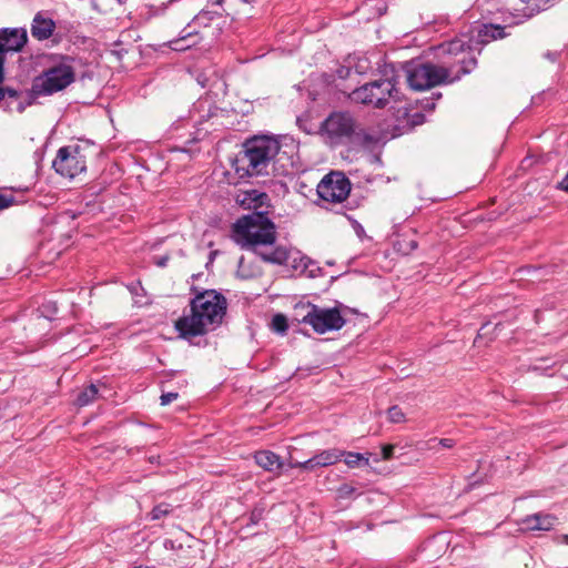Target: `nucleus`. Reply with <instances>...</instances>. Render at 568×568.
Returning a JSON list of instances; mask_svg holds the SVG:
<instances>
[{
    "label": "nucleus",
    "mask_w": 568,
    "mask_h": 568,
    "mask_svg": "<svg viewBox=\"0 0 568 568\" xmlns=\"http://www.w3.org/2000/svg\"><path fill=\"white\" fill-rule=\"evenodd\" d=\"M41 316L49 321H53L59 312V305L55 301L45 300L38 308Z\"/></svg>",
    "instance_id": "nucleus-26"
},
{
    "label": "nucleus",
    "mask_w": 568,
    "mask_h": 568,
    "mask_svg": "<svg viewBox=\"0 0 568 568\" xmlns=\"http://www.w3.org/2000/svg\"><path fill=\"white\" fill-rule=\"evenodd\" d=\"M442 97H443L442 92L436 91V92H433L429 98L434 99V102L436 103V101L439 100Z\"/></svg>",
    "instance_id": "nucleus-55"
},
{
    "label": "nucleus",
    "mask_w": 568,
    "mask_h": 568,
    "mask_svg": "<svg viewBox=\"0 0 568 568\" xmlns=\"http://www.w3.org/2000/svg\"><path fill=\"white\" fill-rule=\"evenodd\" d=\"M133 568H150L149 566H144V565H140V566H134Z\"/></svg>",
    "instance_id": "nucleus-64"
},
{
    "label": "nucleus",
    "mask_w": 568,
    "mask_h": 568,
    "mask_svg": "<svg viewBox=\"0 0 568 568\" xmlns=\"http://www.w3.org/2000/svg\"><path fill=\"white\" fill-rule=\"evenodd\" d=\"M396 246H397V251L405 254V255H408L409 253H412L413 251H415L418 246V243L417 241L415 240H400L396 243Z\"/></svg>",
    "instance_id": "nucleus-35"
},
{
    "label": "nucleus",
    "mask_w": 568,
    "mask_h": 568,
    "mask_svg": "<svg viewBox=\"0 0 568 568\" xmlns=\"http://www.w3.org/2000/svg\"><path fill=\"white\" fill-rule=\"evenodd\" d=\"M395 446L392 444H385L382 446L381 454L382 459L389 460L394 457Z\"/></svg>",
    "instance_id": "nucleus-43"
},
{
    "label": "nucleus",
    "mask_w": 568,
    "mask_h": 568,
    "mask_svg": "<svg viewBox=\"0 0 568 568\" xmlns=\"http://www.w3.org/2000/svg\"><path fill=\"white\" fill-rule=\"evenodd\" d=\"M28 42V33L24 28L0 29V69L6 71L7 53L20 52Z\"/></svg>",
    "instance_id": "nucleus-13"
},
{
    "label": "nucleus",
    "mask_w": 568,
    "mask_h": 568,
    "mask_svg": "<svg viewBox=\"0 0 568 568\" xmlns=\"http://www.w3.org/2000/svg\"><path fill=\"white\" fill-rule=\"evenodd\" d=\"M416 106H419L423 111H434L436 103L434 102V99L425 98L422 100L416 101Z\"/></svg>",
    "instance_id": "nucleus-39"
},
{
    "label": "nucleus",
    "mask_w": 568,
    "mask_h": 568,
    "mask_svg": "<svg viewBox=\"0 0 568 568\" xmlns=\"http://www.w3.org/2000/svg\"><path fill=\"white\" fill-rule=\"evenodd\" d=\"M179 150L183 153H191V149H187L186 146H183V148H179Z\"/></svg>",
    "instance_id": "nucleus-60"
},
{
    "label": "nucleus",
    "mask_w": 568,
    "mask_h": 568,
    "mask_svg": "<svg viewBox=\"0 0 568 568\" xmlns=\"http://www.w3.org/2000/svg\"><path fill=\"white\" fill-rule=\"evenodd\" d=\"M290 260H292L291 261L292 268L301 270L302 273H305L306 270H308V267L311 265H315V261H313L312 258H310L306 255H302L300 257H291Z\"/></svg>",
    "instance_id": "nucleus-29"
},
{
    "label": "nucleus",
    "mask_w": 568,
    "mask_h": 568,
    "mask_svg": "<svg viewBox=\"0 0 568 568\" xmlns=\"http://www.w3.org/2000/svg\"><path fill=\"white\" fill-rule=\"evenodd\" d=\"M190 313L183 314L174 322V329L180 338L200 346L195 338L205 336L211 329L222 325L229 303L222 292L194 284L190 286Z\"/></svg>",
    "instance_id": "nucleus-3"
},
{
    "label": "nucleus",
    "mask_w": 568,
    "mask_h": 568,
    "mask_svg": "<svg viewBox=\"0 0 568 568\" xmlns=\"http://www.w3.org/2000/svg\"><path fill=\"white\" fill-rule=\"evenodd\" d=\"M344 454L345 455L343 456L342 460H344L348 468H356L369 465V456L372 455L371 453L362 454L344 450Z\"/></svg>",
    "instance_id": "nucleus-23"
},
{
    "label": "nucleus",
    "mask_w": 568,
    "mask_h": 568,
    "mask_svg": "<svg viewBox=\"0 0 568 568\" xmlns=\"http://www.w3.org/2000/svg\"><path fill=\"white\" fill-rule=\"evenodd\" d=\"M336 306H339L341 311L344 310V311L349 312L352 314H358V311L356 308H351V307H348V306H346V305H344L342 303H338Z\"/></svg>",
    "instance_id": "nucleus-54"
},
{
    "label": "nucleus",
    "mask_w": 568,
    "mask_h": 568,
    "mask_svg": "<svg viewBox=\"0 0 568 568\" xmlns=\"http://www.w3.org/2000/svg\"><path fill=\"white\" fill-rule=\"evenodd\" d=\"M323 78H324V81L327 83V84H332L335 79H336V75H335V72L334 73H324L323 74Z\"/></svg>",
    "instance_id": "nucleus-52"
},
{
    "label": "nucleus",
    "mask_w": 568,
    "mask_h": 568,
    "mask_svg": "<svg viewBox=\"0 0 568 568\" xmlns=\"http://www.w3.org/2000/svg\"><path fill=\"white\" fill-rule=\"evenodd\" d=\"M245 248L251 250L263 262L274 264V265H286L291 258V251L283 245L275 246L272 252L258 251L257 250L258 246L245 247Z\"/></svg>",
    "instance_id": "nucleus-19"
},
{
    "label": "nucleus",
    "mask_w": 568,
    "mask_h": 568,
    "mask_svg": "<svg viewBox=\"0 0 568 568\" xmlns=\"http://www.w3.org/2000/svg\"><path fill=\"white\" fill-rule=\"evenodd\" d=\"M178 397H179V393H176V392L162 393L160 396V404L162 406H166V405L171 404L173 400H175Z\"/></svg>",
    "instance_id": "nucleus-42"
},
{
    "label": "nucleus",
    "mask_w": 568,
    "mask_h": 568,
    "mask_svg": "<svg viewBox=\"0 0 568 568\" xmlns=\"http://www.w3.org/2000/svg\"><path fill=\"white\" fill-rule=\"evenodd\" d=\"M428 443L429 444L437 443L440 447L448 448V449L453 448L456 445V442L453 438H440V439L432 438ZM429 448L433 449L434 446L429 445Z\"/></svg>",
    "instance_id": "nucleus-40"
},
{
    "label": "nucleus",
    "mask_w": 568,
    "mask_h": 568,
    "mask_svg": "<svg viewBox=\"0 0 568 568\" xmlns=\"http://www.w3.org/2000/svg\"><path fill=\"white\" fill-rule=\"evenodd\" d=\"M537 520L538 515L537 513L527 515L520 521H518L519 531L521 532H529V531H536L537 530Z\"/></svg>",
    "instance_id": "nucleus-28"
},
{
    "label": "nucleus",
    "mask_w": 568,
    "mask_h": 568,
    "mask_svg": "<svg viewBox=\"0 0 568 568\" xmlns=\"http://www.w3.org/2000/svg\"><path fill=\"white\" fill-rule=\"evenodd\" d=\"M16 203L17 201L13 195L0 193V211L8 209Z\"/></svg>",
    "instance_id": "nucleus-41"
},
{
    "label": "nucleus",
    "mask_w": 568,
    "mask_h": 568,
    "mask_svg": "<svg viewBox=\"0 0 568 568\" xmlns=\"http://www.w3.org/2000/svg\"><path fill=\"white\" fill-rule=\"evenodd\" d=\"M298 307L307 308V313L297 322L311 325L317 334L339 331L346 324V318L343 317L339 306L322 308L314 303L307 302L306 304H297L295 306V308Z\"/></svg>",
    "instance_id": "nucleus-8"
},
{
    "label": "nucleus",
    "mask_w": 568,
    "mask_h": 568,
    "mask_svg": "<svg viewBox=\"0 0 568 568\" xmlns=\"http://www.w3.org/2000/svg\"><path fill=\"white\" fill-rule=\"evenodd\" d=\"M557 189L568 193V172L565 178L557 184Z\"/></svg>",
    "instance_id": "nucleus-50"
},
{
    "label": "nucleus",
    "mask_w": 568,
    "mask_h": 568,
    "mask_svg": "<svg viewBox=\"0 0 568 568\" xmlns=\"http://www.w3.org/2000/svg\"><path fill=\"white\" fill-rule=\"evenodd\" d=\"M202 112L203 113L200 115V122L207 121L212 118L219 116L220 114H223L224 110L215 104L210 103L207 110L205 112L204 110H202Z\"/></svg>",
    "instance_id": "nucleus-36"
},
{
    "label": "nucleus",
    "mask_w": 568,
    "mask_h": 568,
    "mask_svg": "<svg viewBox=\"0 0 568 568\" xmlns=\"http://www.w3.org/2000/svg\"><path fill=\"white\" fill-rule=\"evenodd\" d=\"M280 135L257 133L245 138L241 150L230 160V165L240 180L250 178L288 176L292 174L293 162L290 158L283 162Z\"/></svg>",
    "instance_id": "nucleus-1"
},
{
    "label": "nucleus",
    "mask_w": 568,
    "mask_h": 568,
    "mask_svg": "<svg viewBox=\"0 0 568 568\" xmlns=\"http://www.w3.org/2000/svg\"><path fill=\"white\" fill-rule=\"evenodd\" d=\"M436 542L437 541L435 537L426 539L418 549L419 555L424 556L426 560L430 561L432 556H429L427 552L436 546Z\"/></svg>",
    "instance_id": "nucleus-37"
},
{
    "label": "nucleus",
    "mask_w": 568,
    "mask_h": 568,
    "mask_svg": "<svg viewBox=\"0 0 568 568\" xmlns=\"http://www.w3.org/2000/svg\"><path fill=\"white\" fill-rule=\"evenodd\" d=\"M490 326H491V323H490V322H486V323H484V324L480 326V328H479V331H478V333H477L476 341H477V339H479V338L486 337V336H488V335H490L488 339H489V341H494V339L496 338V335H495V334H493V333H494V331H496L499 326H501V323H497V324H495V325H494V327H493V331L490 329Z\"/></svg>",
    "instance_id": "nucleus-34"
},
{
    "label": "nucleus",
    "mask_w": 568,
    "mask_h": 568,
    "mask_svg": "<svg viewBox=\"0 0 568 568\" xmlns=\"http://www.w3.org/2000/svg\"><path fill=\"white\" fill-rule=\"evenodd\" d=\"M149 462H150L151 464H160V456H159V455L150 456V457H149Z\"/></svg>",
    "instance_id": "nucleus-56"
},
{
    "label": "nucleus",
    "mask_w": 568,
    "mask_h": 568,
    "mask_svg": "<svg viewBox=\"0 0 568 568\" xmlns=\"http://www.w3.org/2000/svg\"><path fill=\"white\" fill-rule=\"evenodd\" d=\"M318 133L332 145H346L349 149L368 148L378 139L362 128L348 111H333L322 122Z\"/></svg>",
    "instance_id": "nucleus-4"
},
{
    "label": "nucleus",
    "mask_w": 568,
    "mask_h": 568,
    "mask_svg": "<svg viewBox=\"0 0 568 568\" xmlns=\"http://www.w3.org/2000/svg\"><path fill=\"white\" fill-rule=\"evenodd\" d=\"M560 55H561L560 51H550V50H548V51H546L544 53V58L548 59L551 62H557L558 59L560 58Z\"/></svg>",
    "instance_id": "nucleus-48"
},
{
    "label": "nucleus",
    "mask_w": 568,
    "mask_h": 568,
    "mask_svg": "<svg viewBox=\"0 0 568 568\" xmlns=\"http://www.w3.org/2000/svg\"><path fill=\"white\" fill-rule=\"evenodd\" d=\"M10 190L16 191V192L17 191H19V192H28L30 190V187H28V186H24V187L19 186V187H10Z\"/></svg>",
    "instance_id": "nucleus-57"
},
{
    "label": "nucleus",
    "mask_w": 568,
    "mask_h": 568,
    "mask_svg": "<svg viewBox=\"0 0 568 568\" xmlns=\"http://www.w3.org/2000/svg\"><path fill=\"white\" fill-rule=\"evenodd\" d=\"M307 277L315 278L324 275V271L321 266L317 265L315 262V265H311L308 270H306Z\"/></svg>",
    "instance_id": "nucleus-45"
},
{
    "label": "nucleus",
    "mask_w": 568,
    "mask_h": 568,
    "mask_svg": "<svg viewBox=\"0 0 568 568\" xmlns=\"http://www.w3.org/2000/svg\"><path fill=\"white\" fill-rule=\"evenodd\" d=\"M39 94L32 95V87L21 89L2 82L0 84V108L11 113L13 111L22 114L29 106L37 104Z\"/></svg>",
    "instance_id": "nucleus-12"
},
{
    "label": "nucleus",
    "mask_w": 568,
    "mask_h": 568,
    "mask_svg": "<svg viewBox=\"0 0 568 568\" xmlns=\"http://www.w3.org/2000/svg\"><path fill=\"white\" fill-rule=\"evenodd\" d=\"M348 220L351 221V225H352L354 232L356 233V235L361 240H363L366 236L364 226L355 219L348 217Z\"/></svg>",
    "instance_id": "nucleus-44"
},
{
    "label": "nucleus",
    "mask_w": 568,
    "mask_h": 568,
    "mask_svg": "<svg viewBox=\"0 0 568 568\" xmlns=\"http://www.w3.org/2000/svg\"><path fill=\"white\" fill-rule=\"evenodd\" d=\"M224 0H207L205 7L192 19L190 24L194 28H207L213 21L222 19L225 10L223 9Z\"/></svg>",
    "instance_id": "nucleus-16"
},
{
    "label": "nucleus",
    "mask_w": 568,
    "mask_h": 568,
    "mask_svg": "<svg viewBox=\"0 0 568 568\" xmlns=\"http://www.w3.org/2000/svg\"><path fill=\"white\" fill-rule=\"evenodd\" d=\"M352 73V68L346 65H338V68L335 70V75L338 79L345 80L347 79Z\"/></svg>",
    "instance_id": "nucleus-46"
},
{
    "label": "nucleus",
    "mask_w": 568,
    "mask_h": 568,
    "mask_svg": "<svg viewBox=\"0 0 568 568\" xmlns=\"http://www.w3.org/2000/svg\"><path fill=\"white\" fill-rule=\"evenodd\" d=\"M99 395V388L95 384H90L84 389L80 390L74 399V405L78 407H84L92 404Z\"/></svg>",
    "instance_id": "nucleus-22"
},
{
    "label": "nucleus",
    "mask_w": 568,
    "mask_h": 568,
    "mask_svg": "<svg viewBox=\"0 0 568 568\" xmlns=\"http://www.w3.org/2000/svg\"><path fill=\"white\" fill-rule=\"evenodd\" d=\"M172 511H173V507L171 504L160 503L152 508V510L146 515V517L150 520L154 521V520H159L163 517L169 516L170 514H172Z\"/></svg>",
    "instance_id": "nucleus-25"
},
{
    "label": "nucleus",
    "mask_w": 568,
    "mask_h": 568,
    "mask_svg": "<svg viewBox=\"0 0 568 568\" xmlns=\"http://www.w3.org/2000/svg\"><path fill=\"white\" fill-rule=\"evenodd\" d=\"M6 81V71L0 69V84Z\"/></svg>",
    "instance_id": "nucleus-58"
},
{
    "label": "nucleus",
    "mask_w": 568,
    "mask_h": 568,
    "mask_svg": "<svg viewBox=\"0 0 568 568\" xmlns=\"http://www.w3.org/2000/svg\"><path fill=\"white\" fill-rule=\"evenodd\" d=\"M397 71L396 63L384 62L379 67L382 78L354 89L349 94V99L356 103L373 104L377 109L385 108L389 99L400 100V91L397 89Z\"/></svg>",
    "instance_id": "nucleus-5"
},
{
    "label": "nucleus",
    "mask_w": 568,
    "mask_h": 568,
    "mask_svg": "<svg viewBox=\"0 0 568 568\" xmlns=\"http://www.w3.org/2000/svg\"><path fill=\"white\" fill-rule=\"evenodd\" d=\"M334 264H335L334 261H326V265H328V266H333Z\"/></svg>",
    "instance_id": "nucleus-63"
},
{
    "label": "nucleus",
    "mask_w": 568,
    "mask_h": 568,
    "mask_svg": "<svg viewBox=\"0 0 568 568\" xmlns=\"http://www.w3.org/2000/svg\"><path fill=\"white\" fill-rule=\"evenodd\" d=\"M402 71L406 74V81L408 87L415 91L428 90L429 85H425V82H428L427 71V61L423 58L418 57L405 62L398 63Z\"/></svg>",
    "instance_id": "nucleus-14"
},
{
    "label": "nucleus",
    "mask_w": 568,
    "mask_h": 568,
    "mask_svg": "<svg viewBox=\"0 0 568 568\" xmlns=\"http://www.w3.org/2000/svg\"><path fill=\"white\" fill-rule=\"evenodd\" d=\"M201 275H202V273L193 274V275L191 276V278H192L193 281H196V280H199V278L201 277Z\"/></svg>",
    "instance_id": "nucleus-61"
},
{
    "label": "nucleus",
    "mask_w": 568,
    "mask_h": 568,
    "mask_svg": "<svg viewBox=\"0 0 568 568\" xmlns=\"http://www.w3.org/2000/svg\"><path fill=\"white\" fill-rule=\"evenodd\" d=\"M169 261H170V255L169 254L161 255V256H154V258H153V263L158 267H165L168 265Z\"/></svg>",
    "instance_id": "nucleus-47"
},
{
    "label": "nucleus",
    "mask_w": 568,
    "mask_h": 568,
    "mask_svg": "<svg viewBox=\"0 0 568 568\" xmlns=\"http://www.w3.org/2000/svg\"><path fill=\"white\" fill-rule=\"evenodd\" d=\"M344 449L329 448L316 453L314 456L304 462L291 463L292 468H302L304 470L314 471L321 467H328L339 463L344 456Z\"/></svg>",
    "instance_id": "nucleus-15"
},
{
    "label": "nucleus",
    "mask_w": 568,
    "mask_h": 568,
    "mask_svg": "<svg viewBox=\"0 0 568 568\" xmlns=\"http://www.w3.org/2000/svg\"><path fill=\"white\" fill-rule=\"evenodd\" d=\"M55 27V21L52 18L45 17L43 11H39L33 18L31 34L39 41L48 40L52 37Z\"/></svg>",
    "instance_id": "nucleus-18"
},
{
    "label": "nucleus",
    "mask_w": 568,
    "mask_h": 568,
    "mask_svg": "<svg viewBox=\"0 0 568 568\" xmlns=\"http://www.w3.org/2000/svg\"><path fill=\"white\" fill-rule=\"evenodd\" d=\"M538 520H537V530L540 531H549L554 528L556 521L558 518L552 514H546V513H537Z\"/></svg>",
    "instance_id": "nucleus-27"
},
{
    "label": "nucleus",
    "mask_w": 568,
    "mask_h": 568,
    "mask_svg": "<svg viewBox=\"0 0 568 568\" xmlns=\"http://www.w3.org/2000/svg\"><path fill=\"white\" fill-rule=\"evenodd\" d=\"M201 40L200 30L189 23L180 31L179 38L169 41V45L174 51H185L199 44Z\"/></svg>",
    "instance_id": "nucleus-17"
},
{
    "label": "nucleus",
    "mask_w": 568,
    "mask_h": 568,
    "mask_svg": "<svg viewBox=\"0 0 568 568\" xmlns=\"http://www.w3.org/2000/svg\"><path fill=\"white\" fill-rule=\"evenodd\" d=\"M219 251H211L209 253V261L205 264V267L209 268V266L213 263L215 256L217 255Z\"/></svg>",
    "instance_id": "nucleus-53"
},
{
    "label": "nucleus",
    "mask_w": 568,
    "mask_h": 568,
    "mask_svg": "<svg viewBox=\"0 0 568 568\" xmlns=\"http://www.w3.org/2000/svg\"><path fill=\"white\" fill-rule=\"evenodd\" d=\"M387 419L393 424L404 423L406 420L405 413L398 405H393L387 409Z\"/></svg>",
    "instance_id": "nucleus-31"
},
{
    "label": "nucleus",
    "mask_w": 568,
    "mask_h": 568,
    "mask_svg": "<svg viewBox=\"0 0 568 568\" xmlns=\"http://www.w3.org/2000/svg\"><path fill=\"white\" fill-rule=\"evenodd\" d=\"M270 327L274 333L284 336L286 335L290 327L288 320L284 314L276 313L271 320Z\"/></svg>",
    "instance_id": "nucleus-24"
},
{
    "label": "nucleus",
    "mask_w": 568,
    "mask_h": 568,
    "mask_svg": "<svg viewBox=\"0 0 568 568\" xmlns=\"http://www.w3.org/2000/svg\"><path fill=\"white\" fill-rule=\"evenodd\" d=\"M236 203L251 213L239 217L231 226V239L241 247L273 246L277 240V227L270 217L273 207L266 192L256 189L243 191Z\"/></svg>",
    "instance_id": "nucleus-2"
},
{
    "label": "nucleus",
    "mask_w": 568,
    "mask_h": 568,
    "mask_svg": "<svg viewBox=\"0 0 568 568\" xmlns=\"http://www.w3.org/2000/svg\"><path fill=\"white\" fill-rule=\"evenodd\" d=\"M343 274H339V275H335V276H332L331 277V282H334L335 280H337L339 276H342Z\"/></svg>",
    "instance_id": "nucleus-62"
},
{
    "label": "nucleus",
    "mask_w": 568,
    "mask_h": 568,
    "mask_svg": "<svg viewBox=\"0 0 568 568\" xmlns=\"http://www.w3.org/2000/svg\"><path fill=\"white\" fill-rule=\"evenodd\" d=\"M554 541L558 545H568V534L556 535Z\"/></svg>",
    "instance_id": "nucleus-49"
},
{
    "label": "nucleus",
    "mask_w": 568,
    "mask_h": 568,
    "mask_svg": "<svg viewBox=\"0 0 568 568\" xmlns=\"http://www.w3.org/2000/svg\"><path fill=\"white\" fill-rule=\"evenodd\" d=\"M199 140L196 138H192L191 140H187L185 142V145H189V144H193V143H196Z\"/></svg>",
    "instance_id": "nucleus-59"
},
{
    "label": "nucleus",
    "mask_w": 568,
    "mask_h": 568,
    "mask_svg": "<svg viewBox=\"0 0 568 568\" xmlns=\"http://www.w3.org/2000/svg\"><path fill=\"white\" fill-rule=\"evenodd\" d=\"M409 111H412V109L407 106L398 108L395 112L396 124H404L405 122H408Z\"/></svg>",
    "instance_id": "nucleus-38"
},
{
    "label": "nucleus",
    "mask_w": 568,
    "mask_h": 568,
    "mask_svg": "<svg viewBox=\"0 0 568 568\" xmlns=\"http://www.w3.org/2000/svg\"><path fill=\"white\" fill-rule=\"evenodd\" d=\"M506 37L504 26L475 22L467 32H463L459 37L449 41L445 51L449 54H462V57L468 58L475 55V52L480 54L483 48L490 41Z\"/></svg>",
    "instance_id": "nucleus-7"
},
{
    "label": "nucleus",
    "mask_w": 568,
    "mask_h": 568,
    "mask_svg": "<svg viewBox=\"0 0 568 568\" xmlns=\"http://www.w3.org/2000/svg\"><path fill=\"white\" fill-rule=\"evenodd\" d=\"M52 64L44 68L32 79V95L51 97L64 91L75 82V69L72 65L74 58L67 54H54L51 57Z\"/></svg>",
    "instance_id": "nucleus-6"
},
{
    "label": "nucleus",
    "mask_w": 568,
    "mask_h": 568,
    "mask_svg": "<svg viewBox=\"0 0 568 568\" xmlns=\"http://www.w3.org/2000/svg\"><path fill=\"white\" fill-rule=\"evenodd\" d=\"M550 362L549 357H541L537 358L536 363L532 365H529L528 371L530 372H540L542 374H546V372L554 367L555 362Z\"/></svg>",
    "instance_id": "nucleus-30"
},
{
    "label": "nucleus",
    "mask_w": 568,
    "mask_h": 568,
    "mask_svg": "<svg viewBox=\"0 0 568 568\" xmlns=\"http://www.w3.org/2000/svg\"><path fill=\"white\" fill-rule=\"evenodd\" d=\"M500 216V213H497L496 211L488 212L484 217H481L483 221H496Z\"/></svg>",
    "instance_id": "nucleus-51"
},
{
    "label": "nucleus",
    "mask_w": 568,
    "mask_h": 568,
    "mask_svg": "<svg viewBox=\"0 0 568 568\" xmlns=\"http://www.w3.org/2000/svg\"><path fill=\"white\" fill-rule=\"evenodd\" d=\"M82 151L83 149L78 144L60 148L52 162V168L61 176L70 179L85 172L87 160Z\"/></svg>",
    "instance_id": "nucleus-9"
},
{
    "label": "nucleus",
    "mask_w": 568,
    "mask_h": 568,
    "mask_svg": "<svg viewBox=\"0 0 568 568\" xmlns=\"http://www.w3.org/2000/svg\"><path fill=\"white\" fill-rule=\"evenodd\" d=\"M336 495L339 499H349L359 494H357V489L354 486L344 483L337 487Z\"/></svg>",
    "instance_id": "nucleus-32"
},
{
    "label": "nucleus",
    "mask_w": 568,
    "mask_h": 568,
    "mask_svg": "<svg viewBox=\"0 0 568 568\" xmlns=\"http://www.w3.org/2000/svg\"><path fill=\"white\" fill-rule=\"evenodd\" d=\"M459 64V69L454 75H450V70L448 68L436 65L433 62L427 61V77L428 82H425V85H429V89L440 85V84H450L458 80H460L464 75L470 74L477 67V57L471 55L466 58L465 55L457 60Z\"/></svg>",
    "instance_id": "nucleus-11"
},
{
    "label": "nucleus",
    "mask_w": 568,
    "mask_h": 568,
    "mask_svg": "<svg viewBox=\"0 0 568 568\" xmlns=\"http://www.w3.org/2000/svg\"><path fill=\"white\" fill-rule=\"evenodd\" d=\"M425 121L426 116L422 111L415 113H412V111H409L408 122H405L404 124H395L393 126V136L395 138L408 133L416 126L424 124Z\"/></svg>",
    "instance_id": "nucleus-21"
},
{
    "label": "nucleus",
    "mask_w": 568,
    "mask_h": 568,
    "mask_svg": "<svg viewBox=\"0 0 568 568\" xmlns=\"http://www.w3.org/2000/svg\"><path fill=\"white\" fill-rule=\"evenodd\" d=\"M352 183L345 173L331 171L320 181L316 187L318 197L324 202L342 203L347 200Z\"/></svg>",
    "instance_id": "nucleus-10"
},
{
    "label": "nucleus",
    "mask_w": 568,
    "mask_h": 568,
    "mask_svg": "<svg viewBox=\"0 0 568 568\" xmlns=\"http://www.w3.org/2000/svg\"><path fill=\"white\" fill-rule=\"evenodd\" d=\"M265 509L262 506H254V508L247 515L246 526H255L257 525L264 517Z\"/></svg>",
    "instance_id": "nucleus-33"
},
{
    "label": "nucleus",
    "mask_w": 568,
    "mask_h": 568,
    "mask_svg": "<svg viewBox=\"0 0 568 568\" xmlns=\"http://www.w3.org/2000/svg\"><path fill=\"white\" fill-rule=\"evenodd\" d=\"M255 463L264 470L274 471L283 468V460L280 455L272 450H260L254 454Z\"/></svg>",
    "instance_id": "nucleus-20"
}]
</instances>
